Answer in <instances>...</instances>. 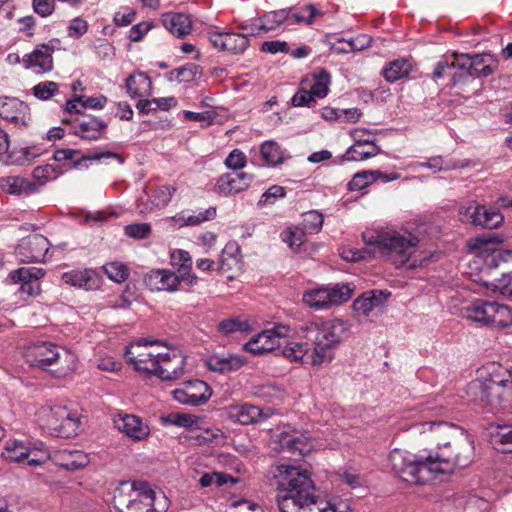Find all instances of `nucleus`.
<instances>
[{
    "mask_svg": "<svg viewBox=\"0 0 512 512\" xmlns=\"http://www.w3.org/2000/svg\"><path fill=\"white\" fill-rule=\"evenodd\" d=\"M58 89V83L43 81L33 87V94L40 100H48L58 92Z\"/></svg>",
    "mask_w": 512,
    "mask_h": 512,
    "instance_id": "bf43d9fd",
    "label": "nucleus"
},
{
    "mask_svg": "<svg viewBox=\"0 0 512 512\" xmlns=\"http://www.w3.org/2000/svg\"><path fill=\"white\" fill-rule=\"evenodd\" d=\"M291 103L294 107H313L316 104L315 97L304 88H300L292 97Z\"/></svg>",
    "mask_w": 512,
    "mask_h": 512,
    "instance_id": "774afa93",
    "label": "nucleus"
},
{
    "mask_svg": "<svg viewBox=\"0 0 512 512\" xmlns=\"http://www.w3.org/2000/svg\"><path fill=\"white\" fill-rule=\"evenodd\" d=\"M323 215L318 211L312 210L303 215L302 226L305 233L314 234L321 230L323 225Z\"/></svg>",
    "mask_w": 512,
    "mask_h": 512,
    "instance_id": "3c124183",
    "label": "nucleus"
},
{
    "mask_svg": "<svg viewBox=\"0 0 512 512\" xmlns=\"http://www.w3.org/2000/svg\"><path fill=\"white\" fill-rule=\"evenodd\" d=\"M207 37L218 51L241 54L249 46V38L244 33L208 31Z\"/></svg>",
    "mask_w": 512,
    "mask_h": 512,
    "instance_id": "dca6fc26",
    "label": "nucleus"
},
{
    "mask_svg": "<svg viewBox=\"0 0 512 512\" xmlns=\"http://www.w3.org/2000/svg\"><path fill=\"white\" fill-rule=\"evenodd\" d=\"M171 264L177 269V276L188 286L197 283V276L192 272V258L185 250H175L171 253Z\"/></svg>",
    "mask_w": 512,
    "mask_h": 512,
    "instance_id": "7c9ffc66",
    "label": "nucleus"
},
{
    "mask_svg": "<svg viewBox=\"0 0 512 512\" xmlns=\"http://www.w3.org/2000/svg\"><path fill=\"white\" fill-rule=\"evenodd\" d=\"M50 248L49 240L41 234H32L19 241L15 254L23 263L42 262Z\"/></svg>",
    "mask_w": 512,
    "mask_h": 512,
    "instance_id": "4468645a",
    "label": "nucleus"
},
{
    "mask_svg": "<svg viewBox=\"0 0 512 512\" xmlns=\"http://www.w3.org/2000/svg\"><path fill=\"white\" fill-rule=\"evenodd\" d=\"M411 69V63L407 59L401 58L388 63L383 68L382 74L386 81L393 83L408 76Z\"/></svg>",
    "mask_w": 512,
    "mask_h": 512,
    "instance_id": "4c0bfd02",
    "label": "nucleus"
},
{
    "mask_svg": "<svg viewBox=\"0 0 512 512\" xmlns=\"http://www.w3.org/2000/svg\"><path fill=\"white\" fill-rule=\"evenodd\" d=\"M285 195L286 192L284 187L279 185H273L262 194L258 202V206L262 207L268 204H273L276 199L282 198Z\"/></svg>",
    "mask_w": 512,
    "mask_h": 512,
    "instance_id": "338daca9",
    "label": "nucleus"
},
{
    "mask_svg": "<svg viewBox=\"0 0 512 512\" xmlns=\"http://www.w3.org/2000/svg\"><path fill=\"white\" fill-rule=\"evenodd\" d=\"M319 15H321V12L314 4H307L301 8L300 13H292L291 11L289 20L295 24L306 23L307 25H312L315 17Z\"/></svg>",
    "mask_w": 512,
    "mask_h": 512,
    "instance_id": "8fccbe9b",
    "label": "nucleus"
},
{
    "mask_svg": "<svg viewBox=\"0 0 512 512\" xmlns=\"http://www.w3.org/2000/svg\"><path fill=\"white\" fill-rule=\"evenodd\" d=\"M175 191L176 188L169 185L157 187L150 195L151 201L156 207H166L171 201Z\"/></svg>",
    "mask_w": 512,
    "mask_h": 512,
    "instance_id": "864d4df0",
    "label": "nucleus"
},
{
    "mask_svg": "<svg viewBox=\"0 0 512 512\" xmlns=\"http://www.w3.org/2000/svg\"><path fill=\"white\" fill-rule=\"evenodd\" d=\"M253 179V174L247 172L223 174L217 179L215 192L224 197L238 194L245 191Z\"/></svg>",
    "mask_w": 512,
    "mask_h": 512,
    "instance_id": "a211bd4d",
    "label": "nucleus"
},
{
    "mask_svg": "<svg viewBox=\"0 0 512 512\" xmlns=\"http://www.w3.org/2000/svg\"><path fill=\"white\" fill-rule=\"evenodd\" d=\"M470 400L490 412L505 409L512 401V379L499 375L471 381L466 389Z\"/></svg>",
    "mask_w": 512,
    "mask_h": 512,
    "instance_id": "423d86ee",
    "label": "nucleus"
},
{
    "mask_svg": "<svg viewBox=\"0 0 512 512\" xmlns=\"http://www.w3.org/2000/svg\"><path fill=\"white\" fill-rule=\"evenodd\" d=\"M50 433L56 437L71 438L76 436L81 426L80 416L65 406H54L46 416Z\"/></svg>",
    "mask_w": 512,
    "mask_h": 512,
    "instance_id": "9d476101",
    "label": "nucleus"
},
{
    "mask_svg": "<svg viewBox=\"0 0 512 512\" xmlns=\"http://www.w3.org/2000/svg\"><path fill=\"white\" fill-rule=\"evenodd\" d=\"M353 293L348 283L336 284L333 287H319L306 291L303 302L316 310L328 309L332 305L347 302Z\"/></svg>",
    "mask_w": 512,
    "mask_h": 512,
    "instance_id": "1a4fd4ad",
    "label": "nucleus"
},
{
    "mask_svg": "<svg viewBox=\"0 0 512 512\" xmlns=\"http://www.w3.org/2000/svg\"><path fill=\"white\" fill-rule=\"evenodd\" d=\"M310 351L309 343L287 342L281 348V354L288 360L293 362L302 361Z\"/></svg>",
    "mask_w": 512,
    "mask_h": 512,
    "instance_id": "09e8293b",
    "label": "nucleus"
},
{
    "mask_svg": "<svg viewBox=\"0 0 512 512\" xmlns=\"http://www.w3.org/2000/svg\"><path fill=\"white\" fill-rule=\"evenodd\" d=\"M32 175L35 180L41 181L40 183H37L40 188L47 180L55 179L57 177V172L53 165L47 164L44 166L35 167L33 169Z\"/></svg>",
    "mask_w": 512,
    "mask_h": 512,
    "instance_id": "69168bd1",
    "label": "nucleus"
},
{
    "mask_svg": "<svg viewBox=\"0 0 512 512\" xmlns=\"http://www.w3.org/2000/svg\"><path fill=\"white\" fill-rule=\"evenodd\" d=\"M0 189L16 196H29L39 191V185L22 176H5L0 178Z\"/></svg>",
    "mask_w": 512,
    "mask_h": 512,
    "instance_id": "bb28decb",
    "label": "nucleus"
},
{
    "mask_svg": "<svg viewBox=\"0 0 512 512\" xmlns=\"http://www.w3.org/2000/svg\"><path fill=\"white\" fill-rule=\"evenodd\" d=\"M461 220L470 225L483 229H496L504 221L501 212L494 208H488L476 201H471L467 205L459 208Z\"/></svg>",
    "mask_w": 512,
    "mask_h": 512,
    "instance_id": "9b49d317",
    "label": "nucleus"
},
{
    "mask_svg": "<svg viewBox=\"0 0 512 512\" xmlns=\"http://www.w3.org/2000/svg\"><path fill=\"white\" fill-rule=\"evenodd\" d=\"M27 452H29V446L25 442L13 439L5 443L1 455L5 460L23 464Z\"/></svg>",
    "mask_w": 512,
    "mask_h": 512,
    "instance_id": "a19ab883",
    "label": "nucleus"
},
{
    "mask_svg": "<svg viewBox=\"0 0 512 512\" xmlns=\"http://www.w3.org/2000/svg\"><path fill=\"white\" fill-rule=\"evenodd\" d=\"M292 8L279 9L265 13L260 17L261 27L264 33H269L278 28L282 23L289 20Z\"/></svg>",
    "mask_w": 512,
    "mask_h": 512,
    "instance_id": "79ce46f5",
    "label": "nucleus"
},
{
    "mask_svg": "<svg viewBox=\"0 0 512 512\" xmlns=\"http://www.w3.org/2000/svg\"><path fill=\"white\" fill-rule=\"evenodd\" d=\"M362 238L370 253H378L386 257L396 267L406 264L409 269L424 267L438 258L435 253L416 254L419 239L411 233L402 235L396 232L367 229L362 233Z\"/></svg>",
    "mask_w": 512,
    "mask_h": 512,
    "instance_id": "7ed1b4c3",
    "label": "nucleus"
},
{
    "mask_svg": "<svg viewBox=\"0 0 512 512\" xmlns=\"http://www.w3.org/2000/svg\"><path fill=\"white\" fill-rule=\"evenodd\" d=\"M245 362V359L237 355L227 357L214 355L208 359L207 365L212 371L226 373L240 369Z\"/></svg>",
    "mask_w": 512,
    "mask_h": 512,
    "instance_id": "72a5a7b5",
    "label": "nucleus"
},
{
    "mask_svg": "<svg viewBox=\"0 0 512 512\" xmlns=\"http://www.w3.org/2000/svg\"><path fill=\"white\" fill-rule=\"evenodd\" d=\"M468 57L471 77H487L498 68V61L491 54H468Z\"/></svg>",
    "mask_w": 512,
    "mask_h": 512,
    "instance_id": "2f4dec72",
    "label": "nucleus"
},
{
    "mask_svg": "<svg viewBox=\"0 0 512 512\" xmlns=\"http://www.w3.org/2000/svg\"><path fill=\"white\" fill-rule=\"evenodd\" d=\"M164 27L174 36L184 38L192 31V20L186 13L167 12L161 16Z\"/></svg>",
    "mask_w": 512,
    "mask_h": 512,
    "instance_id": "c85d7f7f",
    "label": "nucleus"
},
{
    "mask_svg": "<svg viewBox=\"0 0 512 512\" xmlns=\"http://www.w3.org/2000/svg\"><path fill=\"white\" fill-rule=\"evenodd\" d=\"M61 278L65 284L86 291L96 290L101 285V277L90 268L65 272Z\"/></svg>",
    "mask_w": 512,
    "mask_h": 512,
    "instance_id": "b1692460",
    "label": "nucleus"
},
{
    "mask_svg": "<svg viewBox=\"0 0 512 512\" xmlns=\"http://www.w3.org/2000/svg\"><path fill=\"white\" fill-rule=\"evenodd\" d=\"M279 446L280 452H286L295 457L306 455L312 448L310 437L304 432L281 433L279 435Z\"/></svg>",
    "mask_w": 512,
    "mask_h": 512,
    "instance_id": "4be33fe9",
    "label": "nucleus"
},
{
    "mask_svg": "<svg viewBox=\"0 0 512 512\" xmlns=\"http://www.w3.org/2000/svg\"><path fill=\"white\" fill-rule=\"evenodd\" d=\"M153 343H157V341L141 339L137 343L126 347L124 356L127 362L134 366L136 371L154 375L156 369L159 368V357L161 354H154L142 349Z\"/></svg>",
    "mask_w": 512,
    "mask_h": 512,
    "instance_id": "ddd939ff",
    "label": "nucleus"
},
{
    "mask_svg": "<svg viewBox=\"0 0 512 512\" xmlns=\"http://www.w3.org/2000/svg\"><path fill=\"white\" fill-rule=\"evenodd\" d=\"M163 424L175 425L179 427H191L195 424L196 419L190 414L184 413H170L165 416H161Z\"/></svg>",
    "mask_w": 512,
    "mask_h": 512,
    "instance_id": "4d7b16f0",
    "label": "nucleus"
},
{
    "mask_svg": "<svg viewBox=\"0 0 512 512\" xmlns=\"http://www.w3.org/2000/svg\"><path fill=\"white\" fill-rule=\"evenodd\" d=\"M114 426L134 441H141L150 434L149 426L142 419L132 414H118L113 419Z\"/></svg>",
    "mask_w": 512,
    "mask_h": 512,
    "instance_id": "412c9836",
    "label": "nucleus"
},
{
    "mask_svg": "<svg viewBox=\"0 0 512 512\" xmlns=\"http://www.w3.org/2000/svg\"><path fill=\"white\" fill-rule=\"evenodd\" d=\"M219 331L224 335H229L234 332H248L250 325L247 321H242L238 318H231L222 320L219 323Z\"/></svg>",
    "mask_w": 512,
    "mask_h": 512,
    "instance_id": "6e6d98bb",
    "label": "nucleus"
},
{
    "mask_svg": "<svg viewBox=\"0 0 512 512\" xmlns=\"http://www.w3.org/2000/svg\"><path fill=\"white\" fill-rule=\"evenodd\" d=\"M223 437V432L219 428H196L192 429L189 435V439L193 440L197 445L218 444L219 439Z\"/></svg>",
    "mask_w": 512,
    "mask_h": 512,
    "instance_id": "37998d69",
    "label": "nucleus"
},
{
    "mask_svg": "<svg viewBox=\"0 0 512 512\" xmlns=\"http://www.w3.org/2000/svg\"><path fill=\"white\" fill-rule=\"evenodd\" d=\"M25 356L30 366L49 371L55 377H64L74 369V355L52 343H33Z\"/></svg>",
    "mask_w": 512,
    "mask_h": 512,
    "instance_id": "0eeeda50",
    "label": "nucleus"
},
{
    "mask_svg": "<svg viewBox=\"0 0 512 512\" xmlns=\"http://www.w3.org/2000/svg\"><path fill=\"white\" fill-rule=\"evenodd\" d=\"M58 458L59 465L69 471L80 470L89 463L88 455L79 450H63L59 452Z\"/></svg>",
    "mask_w": 512,
    "mask_h": 512,
    "instance_id": "c9c22d12",
    "label": "nucleus"
},
{
    "mask_svg": "<svg viewBox=\"0 0 512 512\" xmlns=\"http://www.w3.org/2000/svg\"><path fill=\"white\" fill-rule=\"evenodd\" d=\"M217 210L216 207H209L204 211H200L196 215H189L184 218V224L187 226H196L200 225L203 222L213 220L216 217Z\"/></svg>",
    "mask_w": 512,
    "mask_h": 512,
    "instance_id": "0e129e2a",
    "label": "nucleus"
},
{
    "mask_svg": "<svg viewBox=\"0 0 512 512\" xmlns=\"http://www.w3.org/2000/svg\"><path fill=\"white\" fill-rule=\"evenodd\" d=\"M103 270L107 277L117 283L124 282L129 275L126 265L119 262H110L103 266Z\"/></svg>",
    "mask_w": 512,
    "mask_h": 512,
    "instance_id": "603ef678",
    "label": "nucleus"
},
{
    "mask_svg": "<svg viewBox=\"0 0 512 512\" xmlns=\"http://www.w3.org/2000/svg\"><path fill=\"white\" fill-rule=\"evenodd\" d=\"M136 481H121L113 492V506L118 512L131 509V503L135 501L134 492Z\"/></svg>",
    "mask_w": 512,
    "mask_h": 512,
    "instance_id": "473e14b6",
    "label": "nucleus"
},
{
    "mask_svg": "<svg viewBox=\"0 0 512 512\" xmlns=\"http://www.w3.org/2000/svg\"><path fill=\"white\" fill-rule=\"evenodd\" d=\"M185 363L186 358L176 351L161 354L154 375L166 381L176 380L184 374Z\"/></svg>",
    "mask_w": 512,
    "mask_h": 512,
    "instance_id": "6ab92c4d",
    "label": "nucleus"
},
{
    "mask_svg": "<svg viewBox=\"0 0 512 512\" xmlns=\"http://www.w3.org/2000/svg\"><path fill=\"white\" fill-rule=\"evenodd\" d=\"M260 154L268 166H276L283 161L280 146L275 141H266L261 145Z\"/></svg>",
    "mask_w": 512,
    "mask_h": 512,
    "instance_id": "de8ad7c7",
    "label": "nucleus"
},
{
    "mask_svg": "<svg viewBox=\"0 0 512 512\" xmlns=\"http://www.w3.org/2000/svg\"><path fill=\"white\" fill-rule=\"evenodd\" d=\"M191 395L192 406H200L205 404L212 395L210 386L199 379L185 382Z\"/></svg>",
    "mask_w": 512,
    "mask_h": 512,
    "instance_id": "ea45409f",
    "label": "nucleus"
},
{
    "mask_svg": "<svg viewBox=\"0 0 512 512\" xmlns=\"http://www.w3.org/2000/svg\"><path fill=\"white\" fill-rule=\"evenodd\" d=\"M26 454L27 456H25V462L23 464L30 467L40 466L49 460V454L43 447L29 446V452Z\"/></svg>",
    "mask_w": 512,
    "mask_h": 512,
    "instance_id": "13d9d810",
    "label": "nucleus"
},
{
    "mask_svg": "<svg viewBox=\"0 0 512 512\" xmlns=\"http://www.w3.org/2000/svg\"><path fill=\"white\" fill-rule=\"evenodd\" d=\"M108 123L93 115H83L73 126V134L86 141L106 139Z\"/></svg>",
    "mask_w": 512,
    "mask_h": 512,
    "instance_id": "f3484780",
    "label": "nucleus"
},
{
    "mask_svg": "<svg viewBox=\"0 0 512 512\" xmlns=\"http://www.w3.org/2000/svg\"><path fill=\"white\" fill-rule=\"evenodd\" d=\"M176 73L175 81L188 83L193 81L200 74V67L193 63H188L179 68L174 69Z\"/></svg>",
    "mask_w": 512,
    "mask_h": 512,
    "instance_id": "052dcab7",
    "label": "nucleus"
},
{
    "mask_svg": "<svg viewBox=\"0 0 512 512\" xmlns=\"http://www.w3.org/2000/svg\"><path fill=\"white\" fill-rule=\"evenodd\" d=\"M305 231L299 228H288L282 232V240L291 248H298L304 242Z\"/></svg>",
    "mask_w": 512,
    "mask_h": 512,
    "instance_id": "e2e57ef3",
    "label": "nucleus"
},
{
    "mask_svg": "<svg viewBox=\"0 0 512 512\" xmlns=\"http://www.w3.org/2000/svg\"><path fill=\"white\" fill-rule=\"evenodd\" d=\"M80 155V151L76 149H58L55 150L53 154V159L57 162L66 161V160H72L73 161V167L79 168L82 166L83 162L90 161V160H102V159H116L119 164L124 163V158L116 153L111 151H103V152H96L92 154H86L81 155L79 158L75 159L76 156Z\"/></svg>",
    "mask_w": 512,
    "mask_h": 512,
    "instance_id": "5701e85b",
    "label": "nucleus"
},
{
    "mask_svg": "<svg viewBox=\"0 0 512 512\" xmlns=\"http://www.w3.org/2000/svg\"><path fill=\"white\" fill-rule=\"evenodd\" d=\"M452 86H456L471 76L468 54H453Z\"/></svg>",
    "mask_w": 512,
    "mask_h": 512,
    "instance_id": "c03bdc74",
    "label": "nucleus"
},
{
    "mask_svg": "<svg viewBox=\"0 0 512 512\" xmlns=\"http://www.w3.org/2000/svg\"><path fill=\"white\" fill-rule=\"evenodd\" d=\"M241 259V249L237 242H228L222 250L219 264L220 269L228 270L231 269L232 265H236Z\"/></svg>",
    "mask_w": 512,
    "mask_h": 512,
    "instance_id": "49530a36",
    "label": "nucleus"
},
{
    "mask_svg": "<svg viewBox=\"0 0 512 512\" xmlns=\"http://www.w3.org/2000/svg\"><path fill=\"white\" fill-rule=\"evenodd\" d=\"M0 117L16 128H27L31 122L29 106L16 97H0Z\"/></svg>",
    "mask_w": 512,
    "mask_h": 512,
    "instance_id": "2eb2a0df",
    "label": "nucleus"
},
{
    "mask_svg": "<svg viewBox=\"0 0 512 512\" xmlns=\"http://www.w3.org/2000/svg\"><path fill=\"white\" fill-rule=\"evenodd\" d=\"M54 47L49 44H39L30 53L24 56L25 68H37V73L50 72L53 69Z\"/></svg>",
    "mask_w": 512,
    "mask_h": 512,
    "instance_id": "393cba45",
    "label": "nucleus"
},
{
    "mask_svg": "<svg viewBox=\"0 0 512 512\" xmlns=\"http://www.w3.org/2000/svg\"><path fill=\"white\" fill-rule=\"evenodd\" d=\"M390 295V292L384 290L366 291L354 300L352 305L354 313L358 318L368 317L373 310L384 306Z\"/></svg>",
    "mask_w": 512,
    "mask_h": 512,
    "instance_id": "aec40b11",
    "label": "nucleus"
},
{
    "mask_svg": "<svg viewBox=\"0 0 512 512\" xmlns=\"http://www.w3.org/2000/svg\"><path fill=\"white\" fill-rule=\"evenodd\" d=\"M45 275V270L38 267H21L10 272L9 277L13 283H22L21 290L31 296L38 295L39 286L32 287L33 280H39Z\"/></svg>",
    "mask_w": 512,
    "mask_h": 512,
    "instance_id": "cd10ccee",
    "label": "nucleus"
},
{
    "mask_svg": "<svg viewBox=\"0 0 512 512\" xmlns=\"http://www.w3.org/2000/svg\"><path fill=\"white\" fill-rule=\"evenodd\" d=\"M501 242V237L492 233L471 238L468 245L478 252L475 262L481 264L480 271L492 276L495 288L512 299V251L500 249Z\"/></svg>",
    "mask_w": 512,
    "mask_h": 512,
    "instance_id": "20e7f679",
    "label": "nucleus"
},
{
    "mask_svg": "<svg viewBox=\"0 0 512 512\" xmlns=\"http://www.w3.org/2000/svg\"><path fill=\"white\" fill-rule=\"evenodd\" d=\"M429 426L438 440L435 454H412L398 448L389 454L392 470L406 483L423 485L473 461L474 440L466 431L446 422H432Z\"/></svg>",
    "mask_w": 512,
    "mask_h": 512,
    "instance_id": "f257e3e1",
    "label": "nucleus"
},
{
    "mask_svg": "<svg viewBox=\"0 0 512 512\" xmlns=\"http://www.w3.org/2000/svg\"><path fill=\"white\" fill-rule=\"evenodd\" d=\"M151 231L152 228L149 223H133L124 227L125 235L136 240L147 238Z\"/></svg>",
    "mask_w": 512,
    "mask_h": 512,
    "instance_id": "680f3d73",
    "label": "nucleus"
},
{
    "mask_svg": "<svg viewBox=\"0 0 512 512\" xmlns=\"http://www.w3.org/2000/svg\"><path fill=\"white\" fill-rule=\"evenodd\" d=\"M135 501L131 503V511L134 512H166L168 509L167 497L156 493L146 481H136L134 492Z\"/></svg>",
    "mask_w": 512,
    "mask_h": 512,
    "instance_id": "f8f14e48",
    "label": "nucleus"
},
{
    "mask_svg": "<svg viewBox=\"0 0 512 512\" xmlns=\"http://www.w3.org/2000/svg\"><path fill=\"white\" fill-rule=\"evenodd\" d=\"M272 332L264 330L244 344V349L253 355H263L275 349Z\"/></svg>",
    "mask_w": 512,
    "mask_h": 512,
    "instance_id": "f704fd0d",
    "label": "nucleus"
},
{
    "mask_svg": "<svg viewBox=\"0 0 512 512\" xmlns=\"http://www.w3.org/2000/svg\"><path fill=\"white\" fill-rule=\"evenodd\" d=\"M151 86V79L145 73L130 75L126 80L127 93L132 98L145 96L148 94Z\"/></svg>",
    "mask_w": 512,
    "mask_h": 512,
    "instance_id": "58836bf2",
    "label": "nucleus"
},
{
    "mask_svg": "<svg viewBox=\"0 0 512 512\" xmlns=\"http://www.w3.org/2000/svg\"><path fill=\"white\" fill-rule=\"evenodd\" d=\"M314 80L313 85L310 87L309 92L316 98H324L329 92V86L331 84V76L329 72L322 68L317 72L312 73Z\"/></svg>",
    "mask_w": 512,
    "mask_h": 512,
    "instance_id": "a18cd8bd",
    "label": "nucleus"
},
{
    "mask_svg": "<svg viewBox=\"0 0 512 512\" xmlns=\"http://www.w3.org/2000/svg\"><path fill=\"white\" fill-rule=\"evenodd\" d=\"M229 417L241 425H250L269 417V414L252 404L234 405L229 408Z\"/></svg>",
    "mask_w": 512,
    "mask_h": 512,
    "instance_id": "c756f323",
    "label": "nucleus"
},
{
    "mask_svg": "<svg viewBox=\"0 0 512 512\" xmlns=\"http://www.w3.org/2000/svg\"><path fill=\"white\" fill-rule=\"evenodd\" d=\"M374 182H376V177H373L372 170L361 171L353 176L349 181L347 188L349 191H360Z\"/></svg>",
    "mask_w": 512,
    "mask_h": 512,
    "instance_id": "5fc2aeb1",
    "label": "nucleus"
},
{
    "mask_svg": "<svg viewBox=\"0 0 512 512\" xmlns=\"http://www.w3.org/2000/svg\"><path fill=\"white\" fill-rule=\"evenodd\" d=\"M381 152L379 146H372L370 148H366L364 146L356 147V143L351 145L344 154L337 157L336 163H343L349 161H364L375 157Z\"/></svg>",
    "mask_w": 512,
    "mask_h": 512,
    "instance_id": "e433bc0d",
    "label": "nucleus"
},
{
    "mask_svg": "<svg viewBox=\"0 0 512 512\" xmlns=\"http://www.w3.org/2000/svg\"><path fill=\"white\" fill-rule=\"evenodd\" d=\"M181 282L176 273L165 269L152 270L144 277V283L151 291L174 292Z\"/></svg>",
    "mask_w": 512,
    "mask_h": 512,
    "instance_id": "a878e982",
    "label": "nucleus"
},
{
    "mask_svg": "<svg viewBox=\"0 0 512 512\" xmlns=\"http://www.w3.org/2000/svg\"><path fill=\"white\" fill-rule=\"evenodd\" d=\"M277 503L281 512H336L316 495V487L306 470L287 466L278 481Z\"/></svg>",
    "mask_w": 512,
    "mask_h": 512,
    "instance_id": "f03ea898",
    "label": "nucleus"
},
{
    "mask_svg": "<svg viewBox=\"0 0 512 512\" xmlns=\"http://www.w3.org/2000/svg\"><path fill=\"white\" fill-rule=\"evenodd\" d=\"M301 331L313 347L312 364L320 366L332 360L333 349L348 335L349 327L340 319L317 320L302 326Z\"/></svg>",
    "mask_w": 512,
    "mask_h": 512,
    "instance_id": "39448f33",
    "label": "nucleus"
},
{
    "mask_svg": "<svg viewBox=\"0 0 512 512\" xmlns=\"http://www.w3.org/2000/svg\"><path fill=\"white\" fill-rule=\"evenodd\" d=\"M466 317L492 329L503 330L512 327V309L494 301L476 299L466 307Z\"/></svg>",
    "mask_w": 512,
    "mask_h": 512,
    "instance_id": "6e6552de",
    "label": "nucleus"
}]
</instances>
